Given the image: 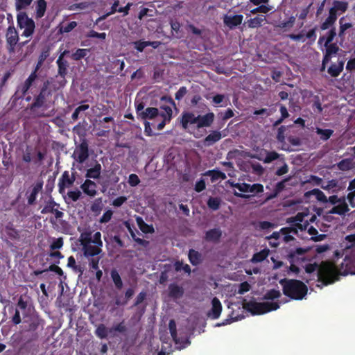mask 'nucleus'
<instances>
[{
    "instance_id": "nucleus-12",
    "label": "nucleus",
    "mask_w": 355,
    "mask_h": 355,
    "mask_svg": "<svg viewBox=\"0 0 355 355\" xmlns=\"http://www.w3.org/2000/svg\"><path fill=\"white\" fill-rule=\"evenodd\" d=\"M6 40L7 50L9 53H15L16 46L19 41L18 33L13 26H10L7 28L6 33Z\"/></svg>"
},
{
    "instance_id": "nucleus-42",
    "label": "nucleus",
    "mask_w": 355,
    "mask_h": 355,
    "mask_svg": "<svg viewBox=\"0 0 355 355\" xmlns=\"http://www.w3.org/2000/svg\"><path fill=\"white\" fill-rule=\"evenodd\" d=\"M33 148L28 146L25 150L23 152L21 159L24 162L29 164L31 162H33L34 158L32 157Z\"/></svg>"
},
{
    "instance_id": "nucleus-52",
    "label": "nucleus",
    "mask_w": 355,
    "mask_h": 355,
    "mask_svg": "<svg viewBox=\"0 0 355 355\" xmlns=\"http://www.w3.org/2000/svg\"><path fill=\"white\" fill-rule=\"evenodd\" d=\"M338 187V182L336 179H332L331 180H329L326 184L322 183L321 184V188L324 190L329 191L330 190L337 188Z\"/></svg>"
},
{
    "instance_id": "nucleus-37",
    "label": "nucleus",
    "mask_w": 355,
    "mask_h": 355,
    "mask_svg": "<svg viewBox=\"0 0 355 355\" xmlns=\"http://www.w3.org/2000/svg\"><path fill=\"white\" fill-rule=\"evenodd\" d=\"M168 329L170 331L171 336L173 340V341L176 344H180L182 342L180 338L178 337L177 330H176V323L174 320H171L168 323Z\"/></svg>"
},
{
    "instance_id": "nucleus-49",
    "label": "nucleus",
    "mask_w": 355,
    "mask_h": 355,
    "mask_svg": "<svg viewBox=\"0 0 355 355\" xmlns=\"http://www.w3.org/2000/svg\"><path fill=\"white\" fill-rule=\"evenodd\" d=\"M268 255V251L263 250L255 253L252 259L253 262H261L266 259Z\"/></svg>"
},
{
    "instance_id": "nucleus-29",
    "label": "nucleus",
    "mask_w": 355,
    "mask_h": 355,
    "mask_svg": "<svg viewBox=\"0 0 355 355\" xmlns=\"http://www.w3.org/2000/svg\"><path fill=\"white\" fill-rule=\"evenodd\" d=\"M134 294H135V289L132 287H130L125 292L124 300L121 301L119 298H116L114 304L116 306H124L128 303L129 300L130 298H132V297L134 295Z\"/></svg>"
},
{
    "instance_id": "nucleus-39",
    "label": "nucleus",
    "mask_w": 355,
    "mask_h": 355,
    "mask_svg": "<svg viewBox=\"0 0 355 355\" xmlns=\"http://www.w3.org/2000/svg\"><path fill=\"white\" fill-rule=\"evenodd\" d=\"M266 155L264 159L257 157V158L259 160H262L264 163L268 164L276 159L279 157V155L275 151H267L266 150Z\"/></svg>"
},
{
    "instance_id": "nucleus-28",
    "label": "nucleus",
    "mask_w": 355,
    "mask_h": 355,
    "mask_svg": "<svg viewBox=\"0 0 355 355\" xmlns=\"http://www.w3.org/2000/svg\"><path fill=\"white\" fill-rule=\"evenodd\" d=\"M188 257L190 263L193 266H198L202 261V254L198 251L193 249H190L189 250Z\"/></svg>"
},
{
    "instance_id": "nucleus-13",
    "label": "nucleus",
    "mask_w": 355,
    "mask_h": 355,
    "mask_svg": "<svg viewBox=\"0 0 355 355\" xmlns=\"http://www.w3.org/2000/svg\"><path fill=\"white\" fill-rule=\"evenodd\" d=\"M222 230L219 227L210 229L205 232L204 240L207 242L218 243L222 237Z\"/></svg>"
},
{
    "instance_id": "nucleus-17",
    "label": "nucleus",
    "mask_w": 355,
    "mask_h": 355,
    "mask_svg": "<svg viewBox=\"0 0 355 355\" xmlns=\"http://www.w3.org/2000/svg\"><path fill=\"white\" fill-rule=\"evenodd\" d=\"M96 187V184L89 179H87L80 186L84 193L90 197H94L97 194Z\"/></svg>"
},
{
    "instance_id": "nucleus-35",
    "label": "nucleus",
    "mask_w": 355,
    "mask_h": 355,
    "mask_svg": "<svg viewBox=\"0 0 355 355\" xmlns=\"http://www.w3.org/2000/svg\"><path fill=\"white\" fill-rule=\"evenodd\" d=\"M309 195H313L315 197L318 201L322 202V203H327V197L325 196L324 192H322L319 189H313L311 191H309L308 193Z\"/></svg>"
},
{
    "instance_id": "nucleus-54",
    "label": "nucleus",
    "mask_w": 355,
    "mask_h": 355,
    "mask_svg": "<svg viewBox=\"0 0 355 355\" xmlns=\"http://www.w3.org/2000/svg\"><path fill=\"white\" fill-rule=\"evenodd\" d=\"M63 245V238L59 237L57 239H53L52 243L50 245V249L51 250H59L62 248Z\"/></svg>"
},
{
    "instance_id": "nucleus-57",
    "label": "nucleus",
    "mask_w": 355,
    "mask_h": 355,
    "mask_svg": "<svg viewBox=\"0 0 355 355\" xmlns=\"http://www.w3.org/2000/svg\"><path fill=\"white\" fill-rule=\"evenodd\" d=\"M263 186L260 183H254L253 184H250L249 192L250 193H263Z\"/></svg>"
},
{
    "instance_id": "nucleus-19",
    "label": "nucleus",
    "mask_w": 355,
    "mask_h": 355,
    "mask_svg": "<svg viewBox=\"0 0 355 355\" xmlns=\"http://www.w3.org/2000/svg\"><path fill=\"white\" fill-rule=\"evenodd\" d=\"M344 60H339L337 63H332L327 69L328 73L333 78L338 77L343 71Z\"/></svg>"
},
{
    "instance_id": "nucleus-25",
    "label": "nucleus",
    "mask_w": 355,
    "mask_h": 355,
    "mask_svg": "<svg viewBox=\"0 0 355 355\" xmlns=\"http://www.w3.org/2000/svg\"><path fill=\"white\" fill-rule=\"evenodd\" d=\"M101 173V165L98 162H96L94 167L87 170L85 177L87 178L98 179Z\"/></svg>"
},
{
    "instance_id": "nucleus-40",
    "label": "nucleus",
    "mask_w": 355,
    "mask_h": 355,
    "mask_svg": "<svg viewBox=\"0 0 355 355\" xmlns=\"http://www.w3.org/2000/svg\"><path fill=\"white\" fill-rule=\"evenodd\" d=\"M160 108L162 110H163V111L159 112V116L162 119H165V121H171V120L172 119V114H173V111H172L171 107L168 105H162L160 107Z\"/></svg>"
},
{
    "instance_id": "nucleus-62",
    "label": "nucleus",
    "mask_w": 355,
    "mask_h": 355,
    "mask_svg": "<svg viewBox=\"0 0 355 355\" xmlns=\"http://www.w3.org/2000/svg\"><path fill=\"white\" fill-rule=\"evenodd\" d=\"M67 195L73 202H76L80 198L81 192L79 190L69 191Z\"/></svg>"
},
{
    "instance_id": "nucleus-46",
    "label": "nucleus",
    "mask_w": 355,
    "mask_h": 355,
    "mask_svg": "<svg viewBox=\"0 0 355 355\" xmlns=\"http://www.w3.org/2000/svg\"><path fill=\"white\" fill-rule=\"evenodd\" d=\"M308 251V249H304L302 248H297L294 250H291L288 254V258L291 259V261H293L295 258L300 255L305 254Z\"/></svg>"
},
{
    "instance_id": "nucleus-50",
    "label": "nucleus",
    "mask_w": 355,
    "mask_h": 355,
    "mask_svg": "<svg viewBox=\"0 0 355 355\" xmlns=\"http://www.w3.org/2000/svg\"><path fill=\"white\" fill-rule=\"evenodd\" d=\"M264 20L265 17H255L248 20V24L250 28H258L262 25Z\"/></svg>"
},
{
    "instance_id": "nucleus-7",
    "label": "nucleus",
    "mask_w": 355,
    "mask_h": 355,
    "mask_svg": "<svg viewBox=\"0 0 355 355\" xmlns=\"http://www.w3.org/2000/svg\"><path fill=\"white\" fill-rule=\"evenodd\" d=\"M43 63L44 62L42 61L38 60L33 70L21 85L19 88L21 93V97L25 96L30 89L36 87L37 82L40 80L38 71L42 67Z\"/></svg>"
},
{
    "instance_id": "nucleus-30",
    "label": "nucleus",
    "mask_w": 355,
    "mask_h": 355,
    "mask_svg": "<svg viewBox=\"0 0 355 355\" xmlns=\"http://www.w3.org/2000/svg\"><path fill=\"white\" fill-rule=\"evenodd\" d=\"M349 211V208L348 205H335L334 207H333L331 208V209L329 211V214L343 216L346 213H347Z\"/></svg>"
},
{
    "instance_id": "nucleus-47",
    "label": "nucleus",
    "mask_w": 355,
    "mask_h": 355,
    "mask_svg": "<svg viewBox=\"0 0 355 355\" xmlns=\"http://www.w3.org/2000/svg\"><path fill=\"white\" fill-rule=\"evenodd\" d=\"M76 26H77V22L75 21H72L65 25H61L60 26L59 32L60 33H67L71 32Z\"/></svg>"
},
{
    "instance_id": "nucleus-16",
    "label": "nucleus",
    "mask_w": 355,
    "mask_h": 355,
    "mask_svg": "<svg viewBox=\"0 0 355 355\" xmlns=\"http://www.w3.org/2000/svg\"><path fill=\"white\" fill-rule=\"evenodd\" d=\"M82 251L85 257L89 259L94 258L96 256L98 255L102 252V250L101 247L96 245H92L91 243L82 246Z\"/></svg>"
},
{
    "instance_id": "nucleus-26",
    "label": "nucleus",
    "mask_w": 355,
    "mask_h": 355,
    "mask_svg": "<svg viewBox=\"0 0 355 355\" xmlns=\"http://www.w3.org/2000/svg\"><path fill=\"white\" fill-rule=\"evenodd\" d=\"M203 175L205 176L211 177V180L212 182H214L219 179L223 180L227 178L225 173L218 169L208 170Z\"/></svg>"
},
{
    "instance_id": "nucleus-10",
    "label": "nucleus",
    "mask_w": 355,
    "mask_h": 355,
    "mask_svg": "<svg viewBox=\"0 0 355 355\" xmlns=\"http://www.w3.org/2000/svg\"><path fill=\"white\" fill-rule=\"evenodd\" d=\"M89 144L85 138L81 139L80 144L76 146L73 158L80 164L84 163L89 157Z\"/></svg>"
},
{
    "instance_id": "nucleus-38",
    "label": "nucleus",
    "mask_w": 355,
    "mask_h": 355,
    "mask_svg": "<svg viewBox=\"0 0 355 355\" xmlns=\"http://www.w3.org/2000/svg\"><path fill=\"white\" fill-rule=\"evenodd\" d=\"M315 132L320 135V139L327 141L332 136L334 130L331 129H322L320 128H316Z\"/></svg>"
},
{
    "instance_id": "nucleus-23",
    "label": "nucleus",
    "mask_w": 355,
    "mask_h": 355,
    "mask_svg": "<svg viewBox=\"0 0 355 355\" xmlns=\"http://www.w3.org/2000/svg\"><path fill=\"white\" fill-rule=\"evenodd\" d=\"M222 138L220 132L214 130L209 134L204 139V144L210 146L218 141Z\"/></svg>"
},
{
    "instance_id": "nucleus-21",
    "label": "nucleus",
    "mask_w": 355,
    "mask_h": 355,
    "mask_svg": "<svg viewBox=\"0 0 355 355\" xmlns=\"http://www.w3.org/2000/svg\"><path fill=\"white\" fill-rule=\"evenodd\" d=\"M5 232L10 240L13 241H18L20 240V232L14 227L12 223H9L5 227Z\"/></svg>"
},
{
    "instance_id": "nucleus-4",
    "label": "nucleus",
    "mask_w": 355,
    "mask_h": 355,
    "mask_svg": "<svg viewBox=\"0 0 355 355\" xmlns=\"http://www.w3.org/2000/svg\"><path fill=\"white\" fill-rule=\"evenodd\" d=\"M279 284L282 286L283 294L291 300H302L307 295L308 287L300 280L284 278Z\"/></svg>"
},
{
    "instance_id": "nucleus-36",
    "label": "nucleus",
    "mask_w": 355,
    "mask_h": 355,
    "mask_svg": "<svg viewBox=\"0 0 355 355\" xmlns=\"http://www.w3.org/2000/svg\"><path fill=\"white\" fill-rule=\"evenodd\" d=\"M337 167L343 171H349L354 168V164L351 159H344L337 164Z\"/></svg>"
},
{
    "instance_id": "nucleus-9",
    "label": "nucleus",
    "mask_w": 355,
    "mask_h": 355,
    "mask_svg": "<svg viewBox=\"0 0 355 355\" xmlns=\"http://www.w3.org/2000/svg\"><path fill=\"white\" fill-rule=\"evenodd\" d=\"M69 51L65 50L64 52H62L60 56L58 57L56 63L58 64V75L60 76V78H58V76H56L55 78V82H63V87L65 86L67 83V80L65 78V76L67 73V67H68V62L64 59V56L68 53Z\"/></svg>"
},
{
    "instance_id": "nucleus-11",
    "label": "nucleus",
    "mask_w": 355,
    "mask_h": 355,
    "mask_svg": "<svg viewBox=\"0 0 355 355\" xmlns=\"http://www.w3.org/2000/svg\"><path fill=\"white\" fill-rule=\"evenodd\" d=\"M76 172L69 174L68 171H64L58 180V191L64 196L67 188L71 187L76 181Z\"/></svg>"
},
{
    "instance_id": "nucleus-20",
    "label": "nucleus",
    "mask_w": 355,
    "mask_h": 355,
    "mask_svg": "<svg viewBox=\"0 0 355 355\" xmlns=\"http://www.w3.org/2000/svg\"><path fill=\"white\" fill-rule=\"evenodd\" d=\"M243 15H236L233 16L226 15L224 18V24L230 28H233L242 23Z\"/></svg>"
},
{
    "instance_id": "nucleus-34",
    "label": "nucleus",
    "mask_w": 355,
    "mask_h": 355,
    "mask_svg": "<svg viewBox=\"0 0 355 355\" xmlns=\"http://www.w3.org/2000/svg\"><path fill=\"white\" fill-rule=\"evenodd\" d=\"M110 275L115 287L118 290H121L123 287V282L118 271L116 269H112Z\"/></svg>"
},
{
    "instance_id": "nucleus-27",
    "label": "nucleus",
    "mask_w": 355,
    "mask_h": 355,
    "mask_svg": "<svg viewBox=\"0 0 355 355\" xmlns=\"http://www.w3.org/2000/svg\"><path fill=\"white\" fill-rule=\"evenodd\" d=\"M137 224L140 230L145 234H152L155 232L154 227L152 225H148L144 222L143 218L140 216L136 218Z\"/></svg>"
},
{
    "instance_id": "nucleus-60",
    "label": "nucleus",
    "mask_w": 355,
    "mask_h": 355,
    "mask_svg": "<svg viewBox=\"0 0 355 355\" xmlns=\"http://www.w3.org/2000/svg\"><path fill=\"white\" fill-rule=\"evenodd\" d=\"M92 243L102 248L103 241L101 240V234L100 232H96L94 233L93 236H92Z\"/></svg>"
},
{
    "instance_id": "nucleus-56",
    "label": "nucleus",
    "mask_w": 355,
    "mask_h": 355,
    "mask_svg": "<svg viewBox=\"0 0 355 355\" xmlns=\"http://www.w3.org/2000/svg\"><path fill=\"white\" fill-rule=\"evenodd\" d=\"M289 180V178H285L283 180L277 182L274 189H273V191L277 194L279 195L282 191L284 190L285 187H286V182Z\"/></svg>"
},
{
    "instance_id": "nucleus-15",
    "label": "nucleus",
    "mask_w": 355,
    "mask_h": 355,
    "mask_svg": "<svg viewBox=\"0 0 355 355\" xmlns=\"http://www.w3.org/2000/svg\"><path fill=\"white\" fill-rule=\"evenodd\" d=\"M43 187V182L39 181L35 184L28 194V191H27V200H28V204L29 205H33L35 204L37 196L38 193L42 191Z\"/></svg>"
},
{
    "instance_id": "nucleus-1",
    "label": "nucleus",
    "mask_w": 355,
    "mask_h": 355,
    "mask_svg": "<svg viewBox=\"0 0 355 355\" xmlns=\"http://www.w3.org/2000/svg\"><path fill=\"white\" fill-rule=\"evenodd\" d=\"M214 117L213 112L196 115L192 112H183L180 116V123L184 130L193 134L196 138H199L201 135L197 132L201 128L210 127Z\"/></svg>"
},
{
    "instance_id": "nucleus-44",
    "label": "nucleus",
    "mask_w": 355,
    "mask_h": 355,
    "mask_svg": "<svg viewBox=\"0 0 355 355\" xmlns=\"http://www.w3.org/2000/svg\"><path fill=\"white\" fill-rule=\"evenodd\" d=\"M89 51L87 49H78L71 55V58L76 61L80 60L84 58Z\"/></svg>"
},
{
    "instance_id": "nucleus-59",
    "label": "nucleus",
    "mask_w": 355,
    "mask_h": 355,
    "mask_svg": "<svg viewBox=\"0 0 355 355\" xmlns=\"http://www.w3.org/2000/svg\"><path fill=\"white\" fill-rule=\"evenodd\" d=\"M286 127L284 125H281L277 130V139L280 143H284L285 141V133Z\"/></svg>"
},
{
    "instance_id": "nucleus-53",
    "label": "nucleus",
    "mask_w": 355,
    "mask_h": 355,
    "mask_svg": "<svg viewBox=\"0 0 355 355\" xmlns=\"http://www.w3.org/2000/svg\"><path fill=\"white\" fill-rule=\"evenodd\" d=\"M336 28L332 27L331 28L329 29V31H327V33H326V35H324L325 42L324 44H329L331 43H333L332 42H333L334 37H336Z\"/></svg>"
},
{
    "instance_id": "nucleus-5",
    "label": "nucleus",
    "mask_w": 355,
    "mask_h": 355,
    "mask_svg": "<svg viewBox=\"0 0 355 355\" xmlns=\"http://www.w3.org/2000/svg\"><path fill=\"white\" fill-rule=\"evenodd\" d=\"M44 320L38 316H31L24 322L23 331L29 337V341L37 340L44 330Z\"/></svg>"
},
{
    "instance_id": "nucleus-58",
    "label": "nucleus",
    "mask_w": 355,
    "mask_h": 355,
    "mask_svg": "<svg viewBox=\"0 0 355 355\" xmlns=\"http://www.w3.org/2000/svg\"><path fill=\"white\" fill-rule=\"evenodd\" d=\"M336 21L331 19L329 17H327L324 21H323L320 25V29L322 31L327 30L329 28H331L332 27H334V25L335 24Z\"/></svg>"
},
{
    "instance_id": "nucleus-6",
    "label": "nucleus",
    "mask_w": 355,
    "mask_h": 355,
    "mask_svg": "<svg viewBox=\"0 0 355 355\" xmlns=\"http://www.w3.org/2000/svg\"><path fill=\"white\" fill-rule=\"evenodd\" d=\"M243 307L253 315H261L278 309L279 303L278 302H257L250 301L245 303Z\"/></svg>"
},
{
    "instance_id": "nucleus-3",
    "label": "nucleus",
    "mask_w": 355,
    "mask_h": 355,
    "mask_svg": "<svg viewBox=\"0 0 355 355\" xmlns=\"http://www.w3.org/2000/svg\"><path fill=\"white\" fill-rule=\"evenodd\" d=\"M62 88L63 82H55L53 77L45 79L39 88L38 93L34 96L33 101L30 105V110L34 112L36 109L46 107V103L51 99L53 93Z\"/></svg>"
},
{
    "instance_id": "nucleus-32",
    "label": "nucleus",
    "mask_w": 355,
    "mask_h": 355,
    "mask_svg": "<svg viewBox=\"0 0 355 355\" xmlns=\"http://www.w3.org/2000/svg\"><path fill=\"white\" fill-rule=\"evenodd\" d=\"M221 202L222 200L218 197H209L207 202V205L210 209L216 211L219 209Z\"/></svg>"
},
{
    "instance_id": "nucleus-55",
    "label": "nucleus",
    "mask_w": 355,
    "mask_h": 355,
    "mask_svg": "<svg viewBox=\"0 0 355 355\" xmlns=\"http://www.w3.org/2000/svg\"><path fill=\"white\" fill-rule=\"evenodd\" d=\"M324 46L325 47V51L331 55L336 54L340 50L336 43L324 44Z\"/></svg>"
},
{
    "instance_id": "nucleus-64",
    "label": "nucleus",
    "mask_w": 355,
    "mask_h": 355,
    "mask_svg": "<svg viewBox=\"0 0 355 355\" xmlns=\"http://www.w3.org/2000/svg\"><path fill=\"white\" fill-rule=\"evenodd\" d=\"M250 285L248 282H243L239 284L238 293L243 295L250 290Z\"/></svg>"
},
{
    "instance_id": "nucleus-61",
    "label": "nucleus",
    "mask_w": 355,
    "mask_h": 355,
    "mask_svg": "<svg viewBox=\"0 0 355 355\" xmlns=\"http://www.w3.org/2000/svg\"><path fill=\"white\" fill-rule=\"evenodd\" d=\"M280 234H282L284 236L288 235L289 234L293 233L295 234H297V230L295 227H282L279 230Z\"/></svg>"
},
{
    "instance_id": "nucleus-33",
    "label": "nucleus",
    "mask_w": 355,
    "mask_h": 355,
    "mask_svg": "<svg viewBox=\"0 0 355 355\" xmlns=\"http://www.w3.org/2000/svg\"><path fill=\"white\" fill-rule=\"evenodd\" d=\"M333 8L338 13H344L348 8V3L347 1H334Z\"/></svg>"
},
{
    "instance_id": "nucleus-41",
    "label": "nucleus",
    "mask_w": 355,
    "mask_h": 355,
    "mask_svg": "<svg viewBox=\"0 0 355 355\" xmlns=\"http://www.w3.org/2000/svg\"><path fill=\"white\" fill-rule=\"evenodd\" d=\"M55 207L59 208L60 204L55 202L53 199H50L48 202H46V205L42 209L41 213L42 214H49L50 212L53 211V208Z\"/></svg>"
},
{
    "instance_id": "nucleus-18",
    "label": "nucleus",
    "mask_w": 355,
    "mask_h": 355,
    "mask_svg": "<svg viewBox=\"0 0 355 355\" xmlns=\"http://www.w3.org/2000/svg\"><path fill=\"white\" fill-rule=\"evenodd\" d=\"M35 6V18L39 19L42 18L47 8V2L46 0H36L34 3Z\"/></svg>"
},
{
    "instance_id": "nucleus-31",
    "label": "nucleus",
    "mask_w": 355,
    "mask_h": 355,
    "mask_svg": "<svg viewBox=\"0 0 355 355\" xmlns=\"http://www.w3.org/2000/svg\"><path fill=\"white\" fill-rule=\"evenodd\" d=\"M345 17H343L339 19V31H338V37L340 38H343L345 34V31L351 28L352 27V24L349 22H345Z\"/></svg>"
},
{
    "instance_id": "nucleus-48",
    "label": "nucleus",
    "mask_w": 355,
    "mask_h": 355,
    "mask_svg": "<svg viewBox=\"0 0 355 355\" xmlns=\"http://www.w3.org/2000/svg\"><path fill=\"white\" fill-rule=\"evenodd\" d=\"M33 2V0H15V8L17 11L26 9Z\"/></svg>"
},
{
    "instance_id": "nucleus-51",
    "label": "nucleus",
    "mask_w": 355,
    "mask_h": 355,
    "mask_svg": "<svg viewBox=\"0 0 355 355\" xmlns=\"http://www.w3.org/2000/svg\"><path fill=\"white\" fill-rule=\"evenodd\" d=\"M95 334L101 339L107 338V329L106 327L103 324H99L95 331Z\"/></svg>"
},
{
    "instance_id": "nucleus-63",
    "label": "nucleus",
    "mask_w": 355,
    "mask_h": 355,
    "mask_svg": "<svg viewBox=\"0 0 355 355\" xmlns=\"http://www.w3.org/2000/svg\"><path fill=\"white\" fill-rule=\"evenodd\" d=\"M101 198H97L91 205V210L93 212H99L102 209Z\"/></svg>"
},
{
    "instance_id": "nucleus-24",
    "label": "nucleus",
    "mask_w": 355,
    "mask_h": 355,
    "mask_svg": "<svg viewBox=\"0 0 355 355\" xmlns=\"http://www.w3.org/2000/svg\"><path fill=\"white\" fill-rule=\"evenodd\" d=\"M159 116V110L156 107H147L141 113V119L146 121L147 119H154Z\"/></svg>"
},
{
    "instance_id": "nucleus-22",
    "label": "nucleus",
    "mask_w": 355,
    "mask_h": 355,
    "mask_svg": "<svg viewBox=\"0 0 355 355\" xmlns=\"http://www.w3.org/2000/svg\"><path fill=\"white\" fill-rule=\"evenodd\" d=\"M184 289L176 284H171L168 286V295L173 299H179L184 295Z\"/></svg>"
},
{
    "instance_id": "nucleus-2",
    "label": "nucleus",
    "mask_w": 355,
    "mask_h": 355,
    "mask_svg": "<svg viewBox=\"0 0 355 355\" xmlns=\"http://www.w3.org/2000/svg\"><path fill=\"white\" fill-rule=\"evenodd\" d=\"M306 273L311 274L318 269L317 277L318 281L323 285L327 286L333 284L339 279V276L346 275L347 272L343 273L340 272L336 266L330 262H324L319 267L318 263H308L304 267Z\"/></svg>"
},
{
    "instance_id": "nucleus-14",
    "label": "nucleus",
    "mask_w": 355,
    "mask_h": 355,
    "mask_svg": "<svg viewBox=\"0 0 355 355\" xmlns=\"http://www.w3.org/2000/svg\"><path fill=\"white\" fill-rule=\"evenodd\" d=\"M223 306L220 300L214 297L211 300V309L207 313V316L211 319H218L222 312Z\"/></svg>"
},
{
    "instance_id": "nucleus-45",
    "label": "nucleus",
    "mask_w": 355,
    "mask_h": 355,
    "mask_svg": "<svg viewBox=\"0 0 355 355\" xmlns=\"http://www.w3.org/2000/svg\"><path fill=\"white\" fill-rule=\"evenodd\" d=\"M80 242L82 246L92 243V232L87 231L81 233L80 236Z\"/></svg>"
},
{
    "instance_id": "nucleus-43",
    "label": "nucleus",
    "mask_w": 355,
    "mask_h": 355,
    "mask_svg": "<svg viewBox=\"0 0 355 355\" xmlns=\"http://www.w3.org/2000/svg\"><path fill=\"white\" fill-rule=\"evenodd\" d=\"M281 297V293L276 289H270L264 295L263 299L266 300H274Z\"/></svg>"
},
{
    "instance_id": "nucleus-8",
    "label": "nucleus",
    "mask_w": 355,
    "mask_h": 355,
    "mask_svg": "<svg viewBox=\"0 0 355 355\" xmlns=\"http://www.w3.org/2000/svg\"><path fill=\"white\" fill-rule=\"evenodd\" d=\"M17 25L21 29H24L22 36L31 37L35 31V24L32 18L28 17L25 12H20L17 15Z\"/></svg>"
}]
</instances>
